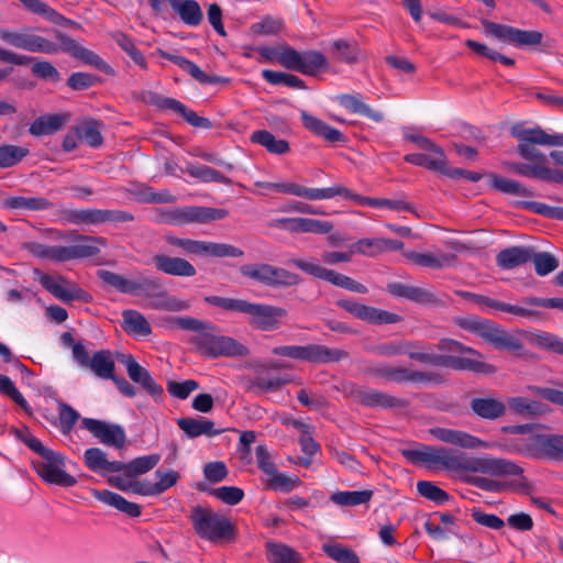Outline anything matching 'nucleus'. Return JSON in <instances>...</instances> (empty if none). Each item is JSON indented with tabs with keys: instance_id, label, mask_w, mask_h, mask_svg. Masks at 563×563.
Instances as JSON below:
<instances>
[{
	"instance_id": "nucleus-1",
	"label": "nucleus",
	"mask_w": 563,
	"mask_h": 563,
	"mask_svg": "<svg viewBox=\"0 0 563 563\" xmlns=\"http://www.w3.org/2000/svg\"><path fill=\"white\" fill-rule=\"evenodd\" d=\"M402 454L413 463H423L429 467L442 466L448 471H466L481 474L518 472V468L510 463L487 457H467L463 452L446 446L423 445L418 450H405Z\"/></svg>"
},
{
	"instance_id": "nucleus-2",
	"label": "nucleus",
	"mask_w": 563,
	"mask_h": 563,
	"mask_svg": "<svg viewBox=\"0 0 563 563\" xmlns=\"http://www.w3.org/2000/svg\"><path fill=\"white\" fill-rule=\"evenodd\" d=\"M45 232L55 240H70L73 244L47 245L35 241H26L22 243V250L40 260L64 263L96 256L100 252L97 244L106 245V239L101 236L77 234L70 239L67 231L46 229Z\"/></svg>"
},
{
	"instance_id": "nucleus-3",
	"label": "nucleus",
	"mask_w": 563,
	"mask_h": 563,
	"mask_svg": "<svg viewBox=\"0 0 563 563\" xmlns=\"http://www.w3.org/2000/svg\"><path fill=\"white\" fill-rule=\"evenodd\" d=\"M53 35L56 42L30 33L27 51L48 55L57 54L59 52L66 53L74 58L103 71L104 74H113L112 67L107 64L98 54L81 46L79 43H77V41L69 37L67 34L58 30H53Z\"/></svg>"
},
{
	"instance_id": "nucleus-4",
	"label": "nucleus",
	"mask_w": 563,
	"mask_h": 563,
	"mask_svg": "<svg viewBox=\"0 0 563 563\" xmlns=\"http://www.w3.org/2000/svg\"><path fill=\"white\" fill-rule=\"evenodd\" d=\"M402 350L404 355H408L411 360L418 361L422 364H429L434 367H446L455 371H470L485 374L494 372L493 365L479 360L429 353L424 344L420 341L402 340Z\"/></svg>"
},
{
	"instance_id": "nucleus-5",
	"label": "nucleus",
	"mask_w": 563,
	"mask_h": 563,
	"mask_svg": "<svg viewBox=\"0 0 563 563\" xmlns=\"http://www.w3.org/2000/svg\"><path fill=\"white\" fill-rule=\"evenodd\" d=\"M189 518L195 532L201 539L217 543L232 541L235 537V528L230 519L211 508L196 506Z\"/></svg>"
},
{
	"instance_id": "nucleus-6",
	"label": "nucleus",
	"mask_w": 563,
	"mask_h": 563,
	"mask_svg": "<svg viewBox=\"0 0 563 563\" xmlns=\"http://www.w3.org/2000/svg\"><path fill=\"white\" fill-rule=\"evenodd\" d=\"M511 135L519 143L517 152L523 159L536 161L537 165H544L547 156L536 148L534 145L563 146V134H549L541 128L527 129L520 124L511 128Z\"/></svg>"
},
{
	"instance_id": "nucleus-7",
	"label": "nucleus",
	"mask_w": 563,
	"mask_h": 563,
	"mask_svg": "<svg viewBox=\"0 0 563 563\" xmlns=\"http://www.w3.org/2000/svg\"><path fill=\"white\" fill-rule=\"evenodd\" d=\"M29 444L32 451L43 457L42 462L35 464V470L44 482L62 487L76 485V478L64 470L65 457L63 454L44 446L41 441L31 440Z\"/></svg>"
},
{
	"instance_id": "nucleus-8",
	"label": "nucleus",
	"mask_w": 563,
	"mask_h": 563,
	"mask_svg": "<svg viewBox=\"0 0 563 563\" xmlns=\"http://www.w3.org/2000/svg\"><path fill=\"white\" fill-rule=\"evenodd\" d=\"M157 213L159 222L173 225L208 223L221 220L228 214L224 209L198 206L162 208L157 210Z\"/></svg>"
},
{
	"instance_id": "nucleus-9",
	"label": "nucleus",
	"mask_w": 563,
	"mask_h": 563,
	"mask_svg": "<svg viewBox=\"0 0 563 563\" xmlns=\"http://www.w3.org/2000/svg\"><path fill=\"white\" fill-rule=\"evenodd\" d=\"M279 64L286 69L307 76H316L329 68L328 59L323 53L313 49L299 52L288 45L283 46Z\"/></svg>"
},
{
	"instance_id": "nucleus-10",
	"label": "nucleus",
	"mask_w": 563,
	"mask_h": 563,
	"mask_svg": "<svg viewBox=\"0 0 563 563\" xmlns=\"http://www.w3.org/2000/svg\"><path fill=\"white\" fill-rule=\"evenodd\" d=\"M168 245L180 249L185 254L213 257H241L244 252L231 244L181 239L172 234L165 235Z\"/></svg>"
},
{
	"instance_id": "nucleus-11",
	"label": "nucleus",
	"mask_w": 563,
	"mask_h": 563,
	"mask_svg": "<svg viewBox=\"0 0 563 563\" xmlns=\"http://www.w3.org/2000/svg\"><path fill=\"white\" fill-rule=\"evenodd\" d=\"M99 278L115 288L122 294H129L137 297L151 298L152 295L162 288V280L158 277H140L135 280L107 269L98 271Z\"/></svg>"
},
{
	"instance_id": "nucleus-12",
	"label": "nucleus",
	"mask_w": 563,
	"mask_h": 563,
	"mask_svg": "<svg viewBox=\"0 0 563 563\" xmlns=\"http://www.w3.org/2000/svg\"><path fill=\"white\" fill-rule=\"evenodd\" d=\"M169 322L183 330L195 332L189 342L200 354L211 357L217 336L216 327L211 322L192 317H173Z\"/></svg>"
},
{
	"instance_id": "nucleus-13",
	"label": "nucleus",
	"mask_w": 563,
	"mask_h": 563,
	"mask_svg": "<svg viewBox=\"0 0 563 563\" xmlns=\"http://www.w3.org/2000/svg\"><path fill=\"white\" fill-rule=\"evenodd\" d=\"M486 34L517 47L540 45L543 34L534 30H520L510 25L496 23L487 19L481 21Z\"/></svg>"
},
{
	"instance_id": "nucleus-14",
	"label": "nucleus",
	"mask_w": 563,
	"mask_h": 563,
	"mask_svg": "<svg viewBox=\"0 0 563 563\" xmlns=\"http://www.w3.org/2000/svg\"><path fill=\"white\" fill-rule=\"evenodd\" d=\"M290 264L301 269L302 272L327 280L334 286L357 292V294H367L368 289L365 285L354 280L353 278L338 273L333 269H328L325 267L320 266L319 264L307 262L301 258H292L290 260Z\"/></svg>"
},
{
	"instance_id": "nucleus-15",
	"label": "nucleus",
	"mask_w": 563,
	"mask_h": 563,
	"mask_svg": "<svg viewBox=\"0 0 563 563\" xmlns=\"http://www.w3.org/2000/svg\"><path fill=\"white\" fill-rule=\"evenodd\" d=\"M346 395L356 404L380 409L405 408L407 401L385 391H380L366 386L351 384L346 389Z\"/></svg>"
},
{
	"instance_id": "nucleus-16",
	"label": "nucleus",
	"mask_w": 563,
	"mask_h": 563,
	"mask_svg": "<svg viewBox=\"0 0 563 563\" xmlns=\"http://www.w3.org/2000/svg\"><path fill=\"white\" fill-rule=\"evenodd\" d=\"M242 313L251 317L250 323L262 331L277 330L282 319L287 316V310L272 305L255 303L245 300Z\"/></svg>"
},
{
	"instance_id": "nucleus-17",
	"label": "nucleus",
	"mask_w": 563,
	"mask_h": 563,
	"mask_svg": "<svg viewBox=\"0 0 563 563\" xmlns=\"http://www.w3.org/2000/svg\"><path fill=\"white\" fill-rule=\"evenodd\" d=\"M366 374L376 378H382L393 383H421L434 382L440 383L441 376L437 373L411 371L405 367H394L388 365L372 366L366 369Z\"/></svg>"
},
{
	"instance_id": "nucleus-18",
	"label": "nucleus",
	"mask_w": 563,
	"mask_h": 563,
	"mask_svg": "<svg viewBox=\"0 0 563 563\" xmlns=\"http://www.w3.org/2000/svg\"><path fill=\"white\" fill-rule=\"evenodd\" d=\"M252 368L255 374L245 377V390L247 393H254L256 395L275 393L294 379L290 375H273L272 371L267 369L265 364H253Z\"/></svg>"
},
{
	"instance_id": "nucleus-19",
	"label": "nucleus",
	"mask_w": 563,
	"mask_h": 563,
	"mask_svg": "<svg viewBox=\"0 0 563 563\" xmlns=\"http://www.w3.org/2000/svg\"><path fill=\"white\" fill-rule=\"evenodd\" d=\"M386 291L396 298H404L420 306H446V301L442 297L438 296L431 288L391 282L387 284Z\"/></svg>"
},
{
	"instance_id": "nucleus-20",
	"label": "nucleus",
	"mask_w": 563,
	"mask_h": 563,
	"mask_svg": "<svg viewBox=\"0 0 563 563\" xmlns=\"http://www.w3.org/2000/svg\"><path fill=\"white\" fill-rule=\"evenodd\" d=\"M81 427L108 446L122 449L126 443L125 431L119 424L109 423L93 418H82Z\"/></svg>"
},
{
	"instance_id": "nucleus-21",
	"label": "nucleus",
	"mask_w": 563,
	"mask_h": 563,
	"mask_svg": "<svg viewBox=\"0 0 563 563\" xmlns=\"http://www.w3.org/2000/svg\"><path fill=\"white\" fill-rule=\"evenodd\" d=\"M456 295L462 297L465 300L473 301L481 307L492 308L498 311L508 312L521 318L530 319V320H539L541 318V313L538 310L521 307L518 305L507 303L500 300L493 299L490 297L478 295L471 291L465 290H456Z\"/></svg>"
},
{
	"instance_id": "nucleus-22",
	"label": "nucleus",
	"mask_w": 563,
	"mask_h": 563,
	"mask_svg": "<svg viewBox=\"0 0 563 563\" xmlns=\"http://www.w3.org/2000/svg\"><path fill=\"white\" fill-rule=\"evenodd\" d=\"M117 358L125 366L130 379L139 384L148 395L154 398L163 395V387L154 380L150 372L141 366L131 354H118Z\"/></svg>"
},
{
	"instance_id": "nucleus-23",
	"label": "nucleus",
	"mask_w": 563,
	"mask_h": 563,
	"mask_svg": "<svg viewBox=\"0 0 563 563\" xmlns=\"http://www.w3.org/2000/svg\"><path fill=\"white\" fill-rule=\"evenodd\" d=\"M272 225L290 233L327 234L333 230L332 222L311 218H280L276 219Z\"/></svg>"
},
{
	"instance_id": "nucleus-24",
	"label": "nucleus",
	"mask_w": 563,
	"mask_h": 563,
	"mask_svg": "<svg viewBox=\"0 0 563 563\" xmlns=\"http://www.w3.org/2000/svg\"><path fill=\"white\" fill-rule=\"evenodd\" d=\"M530 451L538 459L563 461V435L537 434L531 440Z\"/></svg>"
},
{
	"instance_id": "nucleus-25",
	"label": "nucleus",
	"mask_w": 563,
	"mask_h": 563,
	"mask_svg": "<svg viewBox=\"0 0 563 563\" xmlns=\"http://www.w3.org/2000/svg\"><path fill=\"white\" fill-rule=\"evenodd\" d=\"M429 432L434 439L441 442L463 449H487L490 446L487 442L461 430L435 427L430 429Z\"/></svg>"
},
{
	"instance_id": "nucleus-26",
	"label": "nucleus",
	"mask_w": 563,
	"mask_h": 563,
	"mask_svg": "<svg viewBox=\"0 0 563 563\" xmlns=\"http://www.w3.org/2000/svg\"><path fill=\"white\" fill-rule=\"evenodd\" d=\"M484 341L499 350L519 352L522 350V342L497 325L493 321H487L485 330L479 335Z\"/></svg>"
},
{
	"instance_id": "nucleus-27",
	"label": "nucleus",
	"mask_w": 563,
	"mask_h": 563,
	"mask_svg": "<svg viewBox=\"0 0 563 563\" xmlns=\"http://www.w3.org/2000/svg\"><path fill=\"white\" fill-rule=\"evenodd\" d=\"M157 54L161 57L168 59L172 63L179 66L184 71L188 73L194 79H196L201 85H216L229 81L227 78L220 76L207 75L194 62L180 55H175L163 49H157Z\"/></svg>"
},
{
	"instance_id": "nucleus-28",
	"label": "nucleus",
	"mask_w": 563,
	"mask_h": 563,
	"mask_svg": "<svg viewBox=\"0 0 563 563\" xmlns=\"http://www.w3.org/2000/svg\"><path fill=\"white\" fill-rule=\"evenodd\" d=\"M157 108L161 110H170L180 115L195 128L211 129L212 122L203 117H199L195 111L188 109L183 102L170 97H156Z\"/></svg>"
},
{
	"instance_id": "nucleus-29",
	"label": "nucleus",
	"mask_w": 563,
	"mask_h": 563,
	"mask_svg": "<svg viewBox=\"0 0 563 563\" xmlns=\"http://www.w3.org/2000/svg\"><path fill=\"white\" fill-rule=\"evenodd\" d=\"M157 108L161 110H170L180 115L195 128L211 129L212 122L203 117H199L195 111L188 109L183 102L170 97H156Z\"/></svg>"
},
{
	"instance_id": "nucleus-30",
	"label": "nucleus",
	"mask_w": 563,
	"mask_h": 563,
	"mask_svg": "<svg viewBox=\"0 0 563 563\" xmlns=\"http://www.w3.org/2000/svg\"><path fill=\"white\" fill-rule=\"evenodd\" d=\"M153 263L158 272L172 276L191 277L197 273L195 266L183 257L156 254L153 256Z\"/></svg>"
},
{
	"instance_id": "nucleus-31",
	"label": "nucleus",
	"mask_w": 563,
	"mask_h": 563,
	"mask_svg": "<svg viewBox=\"0 0 563 563\" xmlns=\"http://www.w3.org/2000/svg\"><path fill=\"white\" fill-rule=\"evenodd\" d=\"M40 283L55 298L64 302H70L75 299H84V295L86 294L81 288L78 287L67 289L64 286L67 280L63 276L54 277L49 274H41Z\"/></svg>"
},
{
	"instance_id": "nucleus-32",
	"label": "nucleus",
	"mask_w": 563,
	"mask_h": 563,
	"mask_svg": "<svg viewBox=\"0 0 563 563\" xmlns=\"http://www.w3.org/2000/svg\"><path fill=\"white\" fill-rule=\"evenodd\" d=\"M533 247L510 246L501 250L496 255V264L503 269H512L531 262Z\"/></svg>"
},
{
	"instance_id": "nucleus-33",
	"label": "nucleus",
	"mask_w": 563,
	"mask_h": 563,
	"mask_svg": "<svg viewBox=\"0 0 563 563\" xmlns=\"http://www.w3.org/2000/svg\"><path fill=\"white\" fill-rule=\"evenodd\" d=\"M305 362L317 364L340 362L349 357V352L344 350L316 343L305 345Z\"/></svg>"
},
{
	"instance_id": "nucleus-34",
	"label": "nucleus",
	"mask_w": 563,
	"mask_h": 563,
	"mask_svg": "<svg viewBox=\"0 0 563 563\" xmlns=\"http://www.w3.org/2000/svg\"><path fill=\"white\" fill-rule=\"evenodd\" d=\"M177 426L185 434L190 438L200 435L214 437L223 432L222 429H214V422L205 418L184 417L177 420Z\"/></svg>"
},
{
	"instance_id": "nucleus-35",
	"label": "nucleus",
	"mask_w": 563,
	"mask_h": 563,
	"mask_svg": "<svg viewBox=\"0 0 563 563\" xmlns=\"http://www.w3.org/2000/svg\"><path fill=\"white\" fill-rule=\"evenodd\" d=\"M59 218L65 223L75 225H101L103 209H64L59 211Z\"/></svg>"
},
{
	"instance_id": "nucleus-36",
	"label": "nucleus",
	"mask_w": 563,
	"mask_h": 563,
	"mask_svg": "<svg viewBox=\"0 0 563 563\" xmlns=\"http://www.w3.org/2000/svg\"><path fill=\"white\" fill-rule=\"evenodd\" d=\"M472 411L479 418L485 420H496L505 416L506 405L492 397H476L470 402Z\"/></svg>"
},
{
	"instance_id": "nucleus-37",
	"label": "nucleus",
	"mask_w": 563,
	"mask_h": 563,
	"mask_svg": "<svg viewBox=\"0 0 563 563\" xmlns=\"http://www.w3.org/2000/svg\"><path fill=\"white\" fill-rule=\"evenodd\" d=\"M300 115L303 126L311 133L331 143L344 142L345 136L338 129L332 128L324 121L309 114L307 111H301Z\"/></svg>"
},
{
	"instance_id": "nucleus-38",
	"label": "nucleus",
	"mask_w": 563,
	"mask_h": 563,
	"mask_svg": "<svg viewBox=\"0 0 563 563\" xmlns=\"http://www.w3.org/2000/svg\"><path fill=\"white\" fill-rule=\"evenodd\" d=\"M92 495L99 501L114 507L131 518H136L141 515V507L137 504L126 500L124 497L117 493L108 489H95Z\"/></svg>"
},
{
	"instance_id": "nucleus-39",
	"label": "nucleus",
	"mask_w": 563,
	"mask_h": 563,
	"mask_svg": "<svg viewBox=\"0 0 563 563\" xmlns=\"http://www.w3.org/2000/svg\"><path fill=\"white\" fill-rule=\"evenodd\" d=\"M84 462L88 470L98 474L119 472L121 468V462L109 461L100 448L87 449L84 453Z\"/></svg>"
},
{
	"instance_id": "nucleus-40",
	"label": "nucleus",
	"mask_w": 563,
	"mask_h": 563,
	"mask_svg": "<svg viewBox=\"0 0 563 563\" xmlns=\"http://www.w3.org/2000/svg\"><path fill=\"white\" fill-rule=\"evenodd\" d=\"M2 206L9 210L44 211L53 208L54 205L52 201L41 196H13L4 199Z\"/></svg>"
},
{
	"instance_id": "nucleus-41",
	"label": "nucleus",
	"mask_w": 563,
	"mask_h": 563,
	"mask_svg": "<svg viewBox=\"0 0 563 563\" xmlns=\"http://www.w3.org/2000/svg\"><path fill=\"white\" fill-rule=\"evenodd\" d=\"M336 101L346 110L353 113L363 114L374 122H382L384 120V114L380 111L373 110L369 106L364 103L358 93L339 95L336 97Z\"/></svg>"
},
{
	"instance_id": "nucleus-42",
	"label": "nucleus",
	"mask_w": 563,
	"mask_h": 563,
	"mask_svg": "<svg viewBox=\"0 0 563 563\" xmlns=\"http://www.w3.org/2000/svg\"><path fill=\"white\" fill-rule=\"evenodd\" d=\"M87 368L101 379H114L115 363L111 351L100 350L95 352Z\"/></svg>"
},
{
	"instance_id": "nucleus-43",
	"label": "nucleus",
	"mask_w": 563,
	"mask_h": 563,
	"mask_svg": "<svg viewBox=\"0 0 563 563\" xmlns=\"http://www.w3.org/2000/svg\"><path fill=\"white\" fill-rule=\"evenodd\" d=\"M428 152L427 154L423 153H411L407 154L404 159L407 163H410L416 166L426 167L430 170L438 172L441 174V170L444 169V161H445V153L440 147V153H437L435 150H424Z\"/></svg>"
},
{
	"instance_id": "nucleus-44",
	"label": "nucleus",
	"mask_w": 563,
	"mask_h": 563,
	"mask_svg": "<svg viewBox=\"0 0 563 563\" xmlns=\"http://www.w3.org/2000/svg\"><path fill=\"white\" fill-rule=\"evenodd\" d=\"M122 329L131 335L147 336L152 333V327L147 319L136 310L122 312Z\"/></svg>"
},
{
	"instance_id": "nucleus-45",
	"label": "nucleus",
	"mask_w": 563,
	"mask_h": 563,
	"mask_svg": "<svg viewBox=\"0 0 563 563\" xmlns=\"http://www.w3.org/2000/svg\"><path fill=\"white\" fill-rule=\"evenodd\" d=\"M483 457L500 460V461L510 463L518 468V472H516V473L489 474L490 476H518V478L514 479V481L499 482V484L504 486L501 489V493L511 490V492H517V493H521V494H529L531 492L532 486L529 483L528 478L526 476H523V468L520 465L516 464L515 462H512L510 460H506V459L494 457V456H489V455H484Z\"/></svg>"
},
{
	"instance_id": "nucleus-46",
	"label": "nucleus",
	"mask_w": 563,
	"mask_h": 563,
	"mask_svg": "<svg viewBox=\"0 0 563 563\" xmlns=\"http://www.w3.org/2000/svg\"><path fill=\"white\" fill-rule=\"evenodd\" d=\"M250 140L254 144H258L266 148L267 152L276 155H284L290 151L289 143L283 139H276L267 130L254 131Z\"/></svg>"
},
{
	"instance_id": "nucleus-47",
	"label": "nucleus",
	"mask_w": 563,
	"mask_h": 563,
	"mask_svg": "<svg viewBox=\"0 0 563 563\" xmlns=\"http://www.w3.org/2000/svg\"><path fill=\"white\" fill-rule=\"evenodd\" d=\"M172 8L178 13L184 23L196 26L202 21V11L195 0H169Z\"/></svg>"
},
{
	"instance_id": "nucleus-48",
	"label": "nucleus",
	"mask_w": 563,
	"mask_h": 563,
	"mask_svg": "<svg viewBox=\"0 0 563 563\" xmlns=\"http://www.w3.org/2000/svg\"><path fill=\"white\" fill-rule=\"evenodd\" d=\"M265 548L272 563H301V554L287 544L269 541Z\"/></svg>"
},
{
	"instance_id": "nucleus-49",
	"label": "nucleus",
	"mask_w": 563,
	"mask_h": 563,
	"mask_svg": "<svg viewBox=\"0 0 563 563\" xmlns=\"http://www.w3.org/2000/svg\"><path fill=\"white\" fill-rule=\"evenodd\" d=\"M63 114H48L35 119L30 125V133L35 136L49 135L59 131L65 125Z\"/></svg>"
},
{
	"instance_id": "nucleus-50",
	"label": "nucleus",
	"mask_w": 563,
	"mask_h": 563,
	"mask_svg": "<svg viewBox=\"0 0 563 563\" xmlns=\"http://www.w3.org/2000/svg\"><path fill=\"white\" fill-rule=\"evenodd\" d=\"M151 307L157 310L177 312L187 310L190 307V303L187 300H181L175 296L169 295L163 286L161 289H157L155 295L151 296Z\"/></svg>"
},
{
	"instance_id": "nucleus-51",
	"label": "nucleus",
	"mask_w": 563,
	"mask_h": 563,
	"mask_svg": "<svg viewBox=\"0 0 563 563\" xmlns=\"http://www.w3.org/2000/svg\"><path fill=\"white\" fill-rule=\"evenodd\" d=\"M487 177L490 187L497 191L520 197L534 196V194L531 190H529L528 188H526L523 185L516 180L501 177L495 173H489Z\"/></svg>"
},
{
	"instance_id": "nucleus-52",
	"label": "nucleus",
	"mask_w": 563,
	"mask_h": 563,
	"mask_svg": "<svg viewBox=\"0 0 563 563\" xmlns=\"http://www.w3.org/2000/svg\"><path fill=\"white\" fill-rule=\"evenodd\" d=\"M249 349L236 340L225 335L216 336L211 357L218 356H246Z\"/></svg>"
},
{
	"instance_id": "nucleus-53",
	"label": "nucleus",
	"mask_w": 563,
	"mask_h": 563,
	"mask_svg": "<svg viewBox=\"0 0 563 563\" xmlns=\"http://www.w3.org/2000/svg\"><path fill=\"white\" fill-rule=\"evenodd\" d=\"M159 461V454L140 456L132 460L129 463L121 462V468L119 470V472H123L128 477L131 478L136 477L153 470L158 464Z\"/></svg>"
},
{
	"instance_id": "nucleus-54",
	"label": "nucleus",
	"mask_w": 563,
	"mask_h": 563,
	"mask_svg": "<svg viewBox=\"0 0 563 563\" xmlns=\"http://www.w3.org/2000/svg\"><path fill=\"white\" fill-rule=\"evenodd\" d=\"M354 195L355 192L341 185L329 188H308L303 186L302 190V198H307L309 200H324L342 196L354 201Z\"/></svg>"
},
{
	"instance_id": "nucleus-55",
	"label": "nucleus",
	"mask_w": 563,
	"mask_h": 563,
	"mask_svg": "<svg viewBox=\"0 0 563 563\" xmlns=\"http://www.w3.org/2000/svg\"><path fill=\"white\" fill-rule=\"evenodd\" d=\"M184 172L203 183L232 184L230 178L207 165L188 164Z\"/></svg>"
},
{
	"instance_id": "nucleus-56",
	"label": "nucleus",
	"mask_w": 563,
	"mask_h": 563,
	"mask_svg": "<svg viewBox=\"0 0 563 563\" xmlns=\"http://www.w3.org/2000/svg\"><path fill=\"white\" fill-rule=\"evenodd\" d=\"M354 201L362 206L386 207L391 210L416 213L415 207L411 203L399 199L371 198L355 194Z\"/></svg>"
},
{
	"instance_id": "nucleus-57",
	"label": "nucleus",
	"mask_w": 563,
	"mask_h": 563,
	"mask_svg": "<svg viewBox=\"0 0 563 563\" xmlns=\"http://www.w3.org/2000/svg\"><path fill=\"white\" fill-rule=\"evenodd\" d=\"M30 151L27 147L14 144L0 145V169H7L20 164Z\"/></svg>"
},
{
	"instance_id": "nucleus-58",
	"label": "nucleus",
	"mask_w": 563,
	"mask_h": 563,
	"mask_svg": "<svg viewBox=\"0 0 563 563\" xmlns=\"http://www.w3.org/2000/svg\"><path fill=\"white\" fill-rule=\"evenodd\" d=\"M373 492L368 489L353 492H336L330 500L339 506H357L371 500Z\"/></svg>"
},
{
	"instance_id": "nucleus-59",
	"label": "nucleus",
	"mask_w": 563,
	"mask_h": 563,
	"mask_svg": "<svg viewBox=\"0 0 563 563\" xmlns=\"http://www.w3.org/2000/svg\"><path fill=\"white\" fill-rule=\"evenodd\" d=\"M262 77L271 85H285L295 89H307L305 81L292 74L264 69Z\"/></svg>"
},
{
	"instance_id": "nucleus-60",
	"label": "nucleus",
	"mask_w": 563,
	"mask_h": 563,
	"mask_svg": "<svg viewBox=\"0 0 563 563\" xmlns=\"http://www.w3.org/2000/svg\"><path fill=\"white\" fill-rule=\"evenodd\" d=\"M322 551L338 563H361L357 554L341 543H323Z\"/></svg>"
},
{
	"instance_id": "nucleus-61",
	"label": "nucleus",
	"mask_w": 563,
	"mask_h": 563,
	"mask_svg": "<svg viewBox=\"0 0 563 563\" xmlns=\"http://www.w3.org/2000/svg\"><path fill=\"white\" fill-rule=\"evenodd\" d=\"M242 276L255 280L262 285L269 287L271 283V264L256 263L245 264L240 267Z\"/></svg>"
},
{
	"instance_id": "nucleus-62",
	"label": "nucleus",
	"mask_w": 563,
	"mask_h": 563,
	"mask_svg": "<svg viewBox=\"0 0 563 563\" xmlns=\"http://www.w3.org/2000/svg\"><path fill=\"white\" fill-rule=\"evenodd\" d=\"M113 41L133 59L139 66L146 68V60L140 49L136 48L134 42L125 33L117 31L112 33Z\"/></svg>"
},
{
	"instance_id": "nucleus-63",
	"label": "nucleus",
	"mask_w": 563,
	"mask_h": 563,
	"mask_svg": "<svg viewBox=\"0 0 563 563\" xmlns=\"http://www.w3.org/2000/svg\"><path fill=\"white\" fill-rule=\"evenodd\" d=\"M271 272L272 274L269 287L273 288L296 286L299 285L302 280L298 274L287 271L283 267L271 265Z\"/></svg>"
},
{
	"instance_id": "nucleus-64",
	"label": "nucleus",
	"mask_w": 563,
	"mask_h": 563,
	"mask_svg": "<svg viewBox=\"0 0 563 563\" xmlns=\"http://www.w3.org/2000/svg\"><path fill=\"white\" fill-rule=\"evenodd\" d=\"M530 342L540 349L563 355V339L554 334L548 332L532 333Z\"/></svg>"
}]
</instances>
